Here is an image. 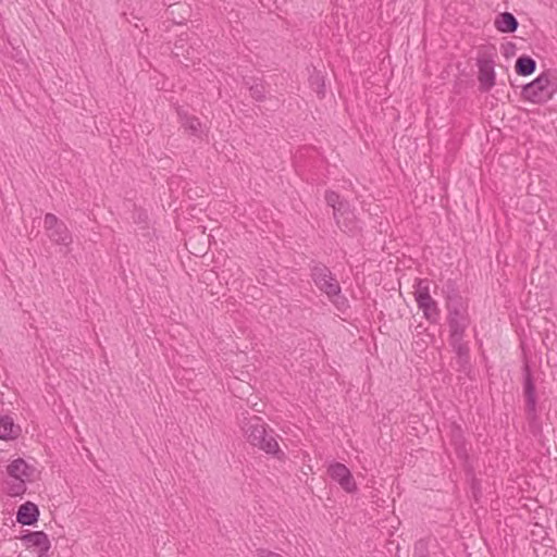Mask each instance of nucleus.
<instances>
[{
    "label": "nucleus",
    "mask_w": 557,
    "mask_h": 557,
    "mask_svg": "<svg viewBox=\"0 0 557 557\" xmlns=\"http://www.w3.org/2000/svg\"><path fill=\"white\" fill-rule=\"evenodd\" d=\"M309 85L313 91L317 92V95L320 98H323L325 96V81L324 76L321 74V72L313 69V72L309 76Z\"/></svg>",
    "instance_id": "nucleus-21"
},
{
    "label": "nucleus",
    "mask_w": 557,
    "mask_h": 557,
    "mask_svg": "<svg viewBox=\"0 0 557 557\" xmlns=\"http://www.w3.org/2000/svg\"><path fill=\"white\" fill-rule=\"evenodd\" d=\"M310 276L315 286L321 292L326 294V296L336 307L339 308V299L343 304L346 301V298L341 296L342 288L338 281L325 264L314 263L311 265Z\"/></svg>",
    "instance_id": "nucleus-1"
},
{
    "label": "nucleus",
    "mask_w": 557,
    "mask_h": 557,
    "mask_svg": "<svg viewBox=\"0 0 557 557\" xmlns=\"http://www.w3.org/2000/svg\"><path fill=\"white\" fill-rule=\"evenodd\" d=\"M443 293L446 299V307H449L450 305L460 306L465 304L455 281L447 280L443 287Z\"/></svg>",
    "instance_id": "nucleus-18"
},
{
    "label": "nucleus",
    "mask_w": 557,
    "mask_h": 557,
    "mask_svg": "<svg viewBox=\"0 0 557 557\" xmlns=\"http://www.w3.org/2000/svg\"><path fill=\"white\" fill-rule=\"evenodd\" d=\"M494 25L500 33H515L519 26L516 16L510 12H503L496 15Z\"/></svg>",
    "instance_id": "nucleus-16"
},
{
    "label": "nucleus",
    "mask_w": 557,
    "mask_h": 557,
    "mask_svg": "<svg viewBox=\"0 0 557 557\" xmlns=\"http://www.w3.org/2000/svg\"><path fill=\"white\" fill-rule=\"evenodd\" d=\"M446 309L449 336H465L466 330L470 324L466 304L460 306L450 305Z\"/></svg>",
    "instance_id": "nucleus-6"
},
{
    "label": "nucleus",
    "mask_w": 557,
    "mask_h": 557,
    "mask_svg": "<svg viewBox=\"0 0 557 557\" xmlns=\"http://www.w3.org/2000/svg\"><path fill=\"white\" fill-rule=\"evenodd\" d=\"M465 336H449V345L451 346L456 357L470 356L468 343L463 341Z\"/></svg>",
    "instance_id": "nucleus-22"
},
{
    "label": "nucleus",
    "mask_w": 557,
    "mask_h": 557,
    "mask_svg": "<svg viewBox=\"0 0 557 557\" xmlns=\"http://www.w3.org/2000/svg\"><path fill=\"white\" fill-rule=\"evenodd\" d=\"M39 519V508L32 502L22 504L16 511V521L22 525H35Z\"/></svg>",
    "instance_id": "nucleus-12"
},
{
    "label": "nucleus",
    "mask_w": 557,
    "mask_h": 557,
    "mask_svg": "<svg viewBox=\"0 0 557 557\" xmlns=\"http://www.w3.org/2000/svg\"><path fill=\"white\" fill-rule=\"evenodd\" d=\"M26 547H37L39 557L46 556L50 549V541L44 531H27L21 537Z\"/></svg>",
    "instance_id": "nucleus-11"
},
{
    "label": "nucleus",
    "mask_w": 557,
    "mask_h": 557,
    "mask_svg": "<svg viewBox=\"0 0 557 557\" xmlns=\"http://www.w3.org/2000/svg\"><path fill=\"white\" fill-rule=\"evenodd\" d=\"M327 473L331 479L337 482L341 487L347 493H354L357 491V484L350 472V470L341 462H333L327 468Z\"/></svg>",
    "instance_id": "nucleus-8"
},
{
    "label": "nucleus",
    "mask_w": 557,
    "mask_h": 557,
    "mask_svg": "<svg viewBox=\"0 0 557 557\" xmlns=\"http://www.w3.org/2000/svg\"><path fill=\"white\" fill-rule=\"evenodd\" d=\"M536 62L530 55L523 54L516 60L515 70L520 76H529L534 73Z\"/></svg>",
    "instance_id": "nucleus-19"
},
{
    "label": "nucleus",
    "mask_w": 557,
    "mask_h": 557,
    "mask_svg": "<svg viewBox=\"0 0 557 557\" xmlns=\"http://www.w3.org/2000/svg\"><path fill=\"white\" fill-rule=\"evenodd\" d=\"M549 77L548 72L540 74L535 79L522 87L521 97L536 104H543L550 100L557 91V85Z\"/></svg>",
    "instance_id": "nucleus-2"
},
{
    "label": "nucleus",
    "mask_w": 557,
    "mask_h": 557,
    "mask_svg": "<svg viewBox=\"0 0 557 557\" xmlns=\"http://www.w3.org/2000/svg\"><path fill=\"white\" fill-rule=\"evenodd\" d=\"M414 296L418 307L423 311L424 318L430 323H437L441 311L436 301L429 293V286L423 285V282L419 281Z\"/></svg>",
    "instance_id": "nucleus-5"
},
{
    "label": "nucleus",
    "mask_w": 557,
    "mask_h": 557,
    "mask_svg": "<svg viewBox=\"0 0 557 557\" xmlns=\"http://www.w3.org/2000/svg\"><path fill=\"white\" fill-rule=\"evenodd\" d=\"M522 375H523V396L525 399V413L530 422H534L537 420V398H536V389L535 383L532 375L531 368L528 362H524L522 367Z\"/></svg>",
    "instance_id": "nucleus-4"
},
{
    "label": "nucleus",
    "mask_w": 557,
    "mask_h": 557,
    "mask_svg": "<svg viewBox=\"0 0 557 557\" xmlns=\"http://www.w3.org/2000/svg\"><path fill=\"white\" fill-rule=\"evenodd\" d=\"M252 446L258 447L267 454L274 455L277 459L285 457L284 453L280 449L277 441L272 434H269L268 431H265Z\"/></svg>",
    "instance_id": "nucleus-14"
},
{
    "label": "nucleus",
    "mask_w": 557,
    "mask_h": 557,
    "mask_svg": "<svg viewBox=\"0 0 557 557\" xmlns=\"http://www.w3.org/2000/svg\"><path fill=\"white\" fill-rule=\"evenodd\" d=\"M515 48H516L515 44H512V42H507V45H506V49H505V55H506V57H509V54H510V53H513Z\"/></svg>",
    "instance_id": "nucleus-28"
},
{
    "label": "nucleus",
    "mask_w": 557,
    "mask_h": 557,
    "mask_svg": "<svg viewBox=\"0 0 557 557\" xmlns=\"http://www.w3.org/2000/svg\"><path fill=\"white\" fill-rule=\"evenodd\" d=\"M36 469L28 465L23 458H16L7 467V472L14 479H26L32 481Z\"/></svg>",
    "instance_id": "nucleus-13"
},
{
    "label": "nucleus",
    "mask_w": 557,
    "mask_h": 557,
    "mask_svg": "<svg viewBox=\"0 0 557 557\" xmlns=\"http://www.w3.org/2000/svg\"><path fill=\"white\" fill-rule=\"evenodd\" d=\"M245 84L248 86L250 96L257 101H263L265 99V88L262 83H257L255 79L250 78L249 81H245Z\"/></svg>",
    "instance_id": "nucleus-23"
},
{
    "label": "nucleus",
    "mask_w": 557,
    "mask_h": 557,
    "mask_svg": "<svg viewBox=\"0 0 557 557\" xmlns=\"http://www.w3.org/2000/svg\"><path fill=\"white\" fill-rule=\"evenodd\" d=\"M476 65L479 69V88L483 92L490 91L495 85V63L491 58L480 57L476 59Z\"/></svg>",
    "instance_id": "nucleus-9"
},
{
    "label": "nucleus",
    "mask_w": 557,
    "mask_h": 557,
    "mask_svg": "<svg viewBox=\"0 0 557 557\" xmlns=\"http://www.w3.org/2000/svg\"><path fill=\"white\" fill-rule=\"evenodd\" d=\"M450 441L459 458H467V447L463 432L459 425L453 424L450 431Z\"/></svg>",
    "instance_id": "nucleus-17"
},
{
    "label": "nucleus",
    "mask_w": 557,
    "mask_h": 557,
    "mask_svg": "<svg viewBox=\"0 0 557 557\" xmlns=\"http://www.w3.org/2000/svg\"><path fill=\"white\" fill-rule=\"evenodd\" d=\"M242 430L247 441L252 445L264 432L267 424L258 416L244 417L242 420Z\"/></svg>",
    "instance_id": "nucleus-10"
},
{
    "label": "nucleus",
    "mask_w": 557,
    "mask_h": 557,
    "mask_svg": "<svg viewBox=\"0 0 557 557\" xmlns=\"http://www.w3.org/2000/svg\"><path fill=\"white\" fill-rule=\"evenodd\" d=\"M325 201L333 208V216L338 227L344 232H352L356 225L348 201L342 200L339 194L334 190H326Z\"/></svg>",
    "instance_id": "nucleus-3"
},
{
    "label": "nucleus",
    "mask_w": 557,
    "mask_h": 557,
    "mask_svg": "<svg viewBox=\"0 0 557 557\" xmlns=\"http://www.w3.org/2000/svg\"><path fill=\"white\" fill-rule=\"evenodd\" d=\"M182 126L188 131L191 135L198 136L201 128V123L198 117L190 116L185 112L178 111Z\"/></svg>",
    "instance_id": "nucleus-20"
},
{
    "label": "nucleus",
    "mask_w": 557,
    "mask_h": 557,
    "mask_svg": "<svg viewBox=\"0 0 557 557\" xmlns=\"http://www.w3.org/2000/svg\"><path fill=\"white\" fill-rule=\"evenodd\" d=\"M258 557H283L282 555L267 549H259Z\"/></svg>",
    "instance_id": "nucleus-27"
},
{
    "label": "nucleus",
    "mask_w": 557,
    "mask_h": 557,
    "mask_svg": "<svg viewBox=\"0 0 557 557\" xmlns=\"http://www.w3.org/2000/svg\"><path fill=\"white\" fill-rule=\"evenodd\" d=\"M413 557H430L429 543L424 539H420L414 543Z\"/></svg>",
    "instance_id": "nucleus-25"
},
{
    "label": "nucleus",
    "mask_w": 557,
    "mask_h": 557,
    "mask_svg": "<svg viewBox=\"0 0 557 557\" xmlns=\"http://www.w3.org/2000/svg\"><path fill=\"white\" fill-rule=\"evenodd\" d=\"M16 482L10 484L8 494L10 496H22L26 492V482H29L26 479H15Z\"/></svg>",
    "instance_id": "nucleus-24"
},
{
    "label": "nucleus",
    "mask_w": 557,
    "mask_h": 557,
    "mask_svg": "<svg viewBox=\"0 0 557 557\" xmlns=\"http://www.w3.org/2000/svg\"><path fill=\"white\" fill-rule=\"evenodd\" d=\"M21 433V426L15 424L10 416L0 417V440L13 441L16 440Z\"/></svg>",
    "instance_id": "nucleus-15"
},
{
    "label": "nucleus",
    "mask_w": 557,
    "mask_h": 557,
    "mask_svg": "<svg viewBox=\"0 0 557 557\" xmlns=\"http://www.w3.org/2000/svg\"><path fill=\"white\" fill-rule=\"evenodd\" d=\"M48 237L58 245L69 246L72 243V234L64 222L53 213H47L44 219Z\"/></svg>",
    "instance_id": "nucleus-7"
},
{
    "label": "nucleus",
    "mask_w": 557,
    "mask_h": 557,
    "mask_svg": "<svg viewBox=\"0 0 557 557\" xmlns=\"http://www.w3.org/2000/svg\"><path fill=\"white\" fill-rule=\"evenodd\" d=\"M456 370L465 374H469L471 371L470 356L468 357H456Z\"/></svg>",
    "instance_id": "nucleus-26"
}]
</instances>
